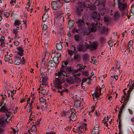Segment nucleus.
<instances>
[{
  "label": "nucleus",
  "instance_id": "13d9d810",
  "mask_svg": "<svg viewBox=\"0 0 134 134\" xmlns=\"http://www.w3.org/2000/svg\"><path fill=\"white\" fill-rule=\"evenodd\" d=\"M130 92V90H129L127 91V99H126V100H127L129 99L130 95V93H129Z\"/></svg>",
  "mask_w": 134,
  "mask_h": 134
},
{
  "label": "nucleus",
  "instance_id": "de8ad7c7",
  "mask_svg": "<svg viewBox=\"0 0 134 134\" xmlns=\"http://www.w3.org/2000/svg\"><path fill=\"white\" fill-rule=\"evenodd\" d=\"M100 4V1L98 0H96L94 3V4L96 5H99Z\"/></svg>",
  "mask_w": 134,
  "mask_h": 134
},
{
  "label": "nucleus",
  "instance_id": "39448f33",
  "mask_svg": "<svg viewBox=\"0 0 134 134\" xmlns=\"http://www.w3.org/2000/svg\"><path fill=\"white\" fill-rule=\"evenodd\" d=\"M48 79V77L46 76H42L41 77L40 81V82H42L44 85L46 86L47 84V80Z\"/></svg>",
  "mask_w": 134,
  "mask_h": 134
},
{
  "label": "nucleus",
  "instance_id": "6e6552de",
  "mask_svg": "<svg viewBox=\"0 0 134 134\" xmlns=\"http://www.w3.org/2000/svg\"><path fill=\"white\" fill-rule=\"evenodd\" d=\"M69 118L70 119V121L71 120L72 121H75L77 119L76 115L74 113L72 112L71 113V114Z\"/></svg>",
  "mask_w": 134,
  "mask_h": 134
},
{
  "label": "nucleus",
  "instance_id": "393cba45",
  "mask_svg": "<svg viewBox=\"0 0 134 134\" xmlns=\"http://www.w3.org/2000/svg\"><path fill=\"white\" fill-rule=\"evenodd\" d=\"M77 50L76 52L78 51H82L83 50V47L82 45H80V44L77 46Z\"/></svg>",
  "mask_w": 134,
  "mask_h": 134
},
{
  "label": "nucleus",
  "instance_id": "a211bd4d",
  "mask_svg": "<svg viewBox=\"0 0 134 134\" xmlns=\"http://www.w3.org/2000/svg\"><path fill=\"white\" fill-rule=\"evenodd\" d=\"M20 63V60L18 57H16L14 59V64L16 65H19Z\"/></svg>",
  "mask_w": 134,
  "mask_h": 134
},
{
  "label": "nucleus",
  "instance_id": "c03bdc74",
  "mask_svg": "<svg viewBox=\"0 0 134 134\" xmlns=\"http://www.w3.org/2000/svg\"><path fill=\"white\" fill-rule=\"evenodd\" d=\"M40 101L41 102H45L46 100L44 99L42 97H41L39 98Z\"/></svg>",
  "mask_w": 134,
  "mask_h": 134
},
{
  "label": "nucleus",
  "instance_id": "6e6d98bb",
  "mask_svg": "<svg viewBox=\"0 0 134 134\" xmlns=\"http://www.w3.org/2000/svg\"><path fill=\"white\" fill-rule=\"evenodd\" d=\"M11 129H12L13 131L14 134H18L17 132H16L15 129L12 127Z\"/></svg>",
  "mask_w": 134,
  "mask_h": 134
},
{
  "label": "nucleus",
  "instance_id": "4468645a",
  "mask_svg": "<svg viewBox=\"0 0 134 134\" xmlns=\"http://www.w3.org/2000/svg\"><path fill=\"white\" fill-rule=\"evenodd\" d=\"M62 42H60L59 43H57L56 44V48L59 50H61L63 48V47L62 45Z\"/></svg>",
  "mask_w": 134,
  "mask_h": 134
},
{
  "label": "nucleus",
  "instance_id": "8fccbe9b",
  "mask_svg": "<svg viewBox=\"0 0 134 134\" xmlns=\"http://www.w3.org/2000/svg\"><path fill=\"white\" fill-rule=\"evenodd\" d=\"M120 119H119V125H118V126H119V129H121V120H120Z\"/></svg>",
  "mask_w": 134,
  "mask_h": 134
},
{
  "label": "nucleus",
  "instance_id": "bb28decb",
  "mask_svg": "<svg viewBox=\"0 0 134 134\" xmlns=\"http://www.w3.org/2000/svg\"><path fill=\"white\" fill-rule=\"evenodd\" d=\"M52 61H53V62H54V63H55L56 65L58 64L59 63L58 58L56 57H53Z\"/></svg>",
  "mask_w": 134,
  "mask_h": 134
},
{
  "label": "nucleus",
  "instance_id": "e2e57ef3",
  "mask_svg": "<svg viewBox=\"0 0 134 134\" xmlns=\"http://www.w3.org/2000/svg\"><path fill=\"white\" fill-rule=\"evenodd\" d=\"M14 44L16 46H18L19 44V42L17 41H15L14 42Z\"/></svg>",
  "mask_w": 134,
  "mask_h": 134
},
{
  "label": "nucleus",
  "instance_id": "4be33fe9",
  "mask_svg": "<svg viewBox=\"0 0 134 134\" xmlns=\"http://www.w3.org/2000/svg\"><path fill=\"white\" fill-rule=\"evenodd\" d=\"M19 27H17L15 28H14L13 30V32L15 34V37L17 36V34L18 33V30L19 29Z\"/></svg>",
  "mask_w": 134,
  "mask_h": 134
},
{
  "label": "nucleus",
  "instance_id": "864d4df0",
  "mask_svg": "<svg viewBox=\"0 0 134 134\" xmlns=\"http://www.w3.org/2000/svg\"><path fill=\"white\" fill-rule=\"evenodd\" d=\"M32 107V106H31V105H30L29 109L28 110H27V112H30L32 111L31 109Z\"/></svg>",
  "mask_w": 134,
  "mask_h": 134
},
{
  "label": "nucleus",
  "instance_id": "473e14b6",
  "mask_svg": "<svg viewBox=\"0 0 134 134\" xmlns=\"http://www.w3.org/2000/svg\"><path fill=\"white\" fill-rule=\"evenodd\" d=\"M71 114L70 111H67L66 113H65V115L66 117L69 118L70 115Z\"/></svg>",
  "mask_w": 134,
  "mask_h": 134
},
{
  "label": "nucleus",
  "instance_id": "f03ea898",
  "mask_svg": "<svg viewBox=\"0 0 134 134\" xmlns=\"http://www.w3.org/2000/svg\"><path fill=\"white\" fill-rule=\"evenodd\" d=\"M57 72L55 74V78L54 82V86L58 89L61 90L62 88V84L63 83L61 76L62 74L57 75Z\"/></svg>",
  "mask_w": 134,
  "mask_h": 134
},
{
  "label": "nucleus",
  "instance_id": "2f4dec72",
  "mask_svg": "<svg viewBox=\"0 0 134 134\" xmlns=\"http://www.w3.org/2000/svg\"><path fill=\"white\" fill-rule=\"evenodd\" d=\"M72 79L71 77H69L66 79V81L68 83H72Z\"/></svg>",
  "mask_w": 134,
  "mask_h": 134
},
{
  "label": "nucleus",
  "instance_id": "09e8293b",
  "mask_svg": "<svg viewBox=\"0 0 134 134\" xmlns=\"http://www.w3.org/2000/svg\"><path fill=\"white\" fill-rule=\"evenodd\" d=\"M68 64L67 62L65 61H63L62 63V66L66 67Z\"/></svg>",
  "mask_w": 134,
  "mask_h": 134
},
{
  "label": "nucleus",
  "instance_id": "423d86ee",
  "mask_svg": "<svg viewBox=\"0 0 134 134\" xmlns=\"http://www.w3.org/2000/svg\"><path fill=\"white\" fill-rule=\"evenodd\" d=\"M75 23L78 24V26L80 27H83L84 26V22L82 20L80 19H78L76 21Z\"/></svg>",
  "mask_w": 134,
  "mask_h": 134
},
{
  "label": "nucleus",
  "instance_id": "c85d7f7f",
  "mask_svg": "<svg viewBox=\"0 0 134 134\" xmlns=\"http://www.w3.org/2000/svg\"><path fill=\"white\" fill-rule=\"evenodd\" d=\"M0 111L3 112H5L8 111L6 108L4 106H2L1 108Z\"/></svg>",
  "mask_w": 134,
  "mask_h": 134
},
{
  "label": "nucleus",
  "instance_id": "cd10ccee",
  "mask_svg": "<svg viewBox=\"0 0 134 134\" xmlns=\"http://www.w3.org/2000/svg\"><path fill=\"white\" fill-rule=\"evenodd\" d=\"M65 71L68 74H70L72 71V70L71 69V67H67L65 68Z\"/></svg>",
  "mask_w": 134,
  "mask_h": 134
},
{
  "label": "nucleus",
  "instance_id": "20e7f679",
  "mask_svg": "<svg viewBox=\"0 0 134 134\" xmlns=\"http://www.w3.org/2000/svg\"><path fill=\"white\" fill-rule=\"evenodd\" d=\"M65 67L63 66L60 68L59 70L57 72V75H60V74H62L63 76H65L67 77L69 76V75H67L66 72L64 71L65 70Z\"/></svg>",
  "mask_w": 134,
  "mask_h": 134
},
{
  "label": "nucleus",
  "instance_id": "69168bd1",
  "mask_svg": "<svg viewBox=\"0 0 134 134\" xmlns=\"http://www.w3.org/2000/svg\"><path fill=\"white\" fill-rule=\"evenodd\" d=\"M103 123H104V124L105 126H106L107 127L108 126V124L107 122V121H105L104 120H103Z\"/></svg>",
  "mask_w": 134,
  "mask_h": 134
},
{
  "label": "nucleus",
  "instance_id": "a878e982",
  "mask_svg": "<svg viewBox=\"0 0 134 134\" xmlns=\"http://www.w3.org/2000/svg\"><path fill=\"white\" fill-rule=\"evenodd\" d=\"M74 59L76 61H80V55L77 54L75 55L74 56Z\"/></svg>",
  "mask_w": 134,
  "mask_h": 134
},
{
  "label": "nucleus",
  "instance_id": "72a5a7b5",
  "mask_svg": "<svg viewBox=\"0 0 134 134\" xmlns=\"http://www.w3.org/2000/svg\"><path fill=\"white\" fill-rule=\"evenodd\" d=\"M82 74L83 76H86L89 75V73L86 71H84L82 72Z\"/></svg>",
  "mask_w": 134,
  "mask_h": 134
},
{
  "label": "nucleus",
  "instance_id": "49530a36",
  "mask_svg": "<svg viewBox=\"0 0 134 134\" xmlns=\"http://www.w3.org/2000/svg\"><path fill=\"white\" fill-rule=\"evenodd\" d=\"M114 1V4L117 3H119L120 2V1H124V0H113Z\"/></svg>",
  "mask_w": 134,
  "mask_h": 134
},
{
  "label": "nucleus",
  "instance_id": "1a4fd4ad",
  "mask_svg": "<svg viewBox=\"0 0 134 134\" xmlns=\"http://www.w3.org/2000/svg\"><path fill=\"white\" fill-rule=\"evenodd\" d=\"M84 7L83 4L81 3H79L76 8L78 11H82L83 10V8Z\"/></svg>",
  "mask_w": 134,
  "mask_h": 134
},
{
  "label": "nucleus",
  "instance_id": "f8f14e48",
  "mask_svg": "<svg viewBox=\"0 0 134 134\" xmlns=\"http://www.w3.org/2000/svg\"><path fill=\"white\" fill-rule=\"evenodd\" d=\"M84 6L87 8L90 7L92 5V3L89 1H86L83 3Z\"/></svg>",
  "mask_w": 134,
  "mask_h": 134
},
{
  "label": "nucleus",
  "instance_id": "79ce46f5",
  "mask_svg": "<svg viewBox=\"0 0 134 134\" xmlns=\"http://www.w3.org/2000/svg\"><path fill=\"white\" fill-rule=\"evenodd\" d=\"M100 41L101 42L104 43L105 42V39L104 38L102 37L100 38Z\"/></svg>",
  "mask_w": 134,
  "mask_h": 134
},
{
  "label": "nucleus",
  "instance_id": "0eeeda50",
  "mask_svg": "<svg viewBox=\"0 0 134 134\" xmlns=\"http://www.w3.org/2000/svg\"><path fill=\"white\" fill-rule=\"evenodd\" d=\"M8 52H7V54L5 55L4 60L6 62H8L9 63L12 64L13 63V60L11 58H9L8 57Z\"/></svg>",
  "mask_w": 134,
  "mask_h": 134
},
{
  "label": "nucleus",
  "instance_id": "f704fd0d",
  "mask_svg": "<svg viewBox=\"0 0 134 134\" xmlns=\"http://www.w3.org/2000/svg\"><path fill=\"white\" fill-rule=\"evenodd\" d=\"M48 91H46V90L44 88H42L41 90V93L42 94H46L47 93Z\"/></svg>",
  "mask_w": 134,
  "mask_h": 134
},
{
  "label": "nucleus",
  "instance_id": "f3484780",
  "mask_svg": "<svg viewBox=\"0 0 134 134\" xmlns=\"http://www.w3.org/2000/svg\"><path fill=\"white\" fill-rule=\"evenodd\" d=\"M4 119L2 118L0 119V127H4L5 126V123Z\"/></svg>",
  "mask_w": 134,
  "mask_h": 134
},
{
  "label": "nucleus",
  "instance_id": "bf43d9fd",
  "mask_svg": "<svg viewBox=\"0 0 134 134\" xmlns=\"http://www.w3.org/2000/svg\"><path fill=\"white\" fill-rule=\"evenodd\" d=\"M70 16V14L69 13H67L66 15H65V17L67 19H68L69 18V17Z\"/></svg>",
  "mask_w": 134,
  "mask_h": 134
},
{
  "label": "nucleus",
  "instance_id": "c756f323",
  "mask_svg": "<svg viewBox=\"0 0 134 134\" xmlns=\"http://www.w3.org/2000/svg\"><path fill=\"white\" fill-rule=\"evenodd\" d=\"M133 41H130L129 42L128 45L127 47V48H132V44H133Z\"/></svg>",
  "mask_w": 134,
  "mask_h": 134
},
{
  "label": "nucleus",
  "instance_id": "412c9836",
  "mask_svg": "<svg viewBox=\"0 0 134 134\" xmlns=\"http://www.w3.org/2000/svg\"><path fill=\"white\" fill-rule=\"evenodd\" d=\"M24 21L20 22V21L18 20H16L15 21L14 23V25L15 26L19 25L20 24L21 25L22 24H24Z\"/></svg>",
  "mask_w": 134,
  "mask_h": 134
},
{
  "label": "nucleus",
  "instance_id": "4d7b16f0",
  "mask_svg": "<svg viewBox=\"0 0 134 134\" xmlns=\"http://www.w3.org/2000/svg\"><path fill=\"white\" fill-rule=\"evenodd\" d=\"M90 78H88V79L84 78L82 79V81L83 82H84L86 81L87 80H88L89 81H90Z\"/></svg>",
  "mask_w": 134,
  "mask_h": 134
},
{
  "label": "nucleus",
  "instance_id": "9b49d317",
  "mask_svg": "<svg viewBox=\"0 0 134 134\" xmlns=\"http://www.w3.org/2000/svg\"><path fill=\"white\" fill-rule=\"evenodd\" d=\"M5 37L4 36H2L0 39V46H5Z\"/></svg>",
  "mask_w": 134,
  "mask_h": 134
},
{
  "label": "nucleus",
  "instance_id": "aec40b11",
  "mask_svg": "<svg viewBox=\"0 0 134 134\" xmlns=\"http://www.w3.org/2000/svg\"><path fill=\"white\" fill-rule=\"evenodd\" d=\"M100 30L101 31L102 33L104 34H106L107 33L108 29L107 28H105L104 27H101L100 29Z\"/></svg>",
  "mask_w": 134,
  "mask_h": 134
},
{
  "label": "nucleus",
  "instance_id": "680f3d73",
  "mask_svg": "<svg viewBox=\"0 0 134 134\" xmlns=\"http://www.w3.org/2000/svg\"><path fill=\"white\" fill-rule=\"evenodd\" d=\"M70 56H72V51L69 50H68Z\"/></svg>",
  "mask_w": 134,
  "mask_h": 134
},
{
  "label": "nucleus",
  "instance_id": "a19ab883",
  "mask_svg": "<svg viewBox=\"0 0 134 134\" xmlns=\"http://www.w3.org/2000/svg\"><path fill=\"white\" fill-rule=\"evenodd\" d=\"M81 127L79 126L77 128V130H76L77 132H78L79 133H81L82 132V131L80 130V129Z\"/></svg>",
  "mask_w": 134,
  "mask_h": 134
},
{
  "label": "nucleus",
  "instance_id": "9d476101",
  "mask_svg": "<svg viewBox=\"0 0 134 134\" xmlns=\"http://www.w3.org/2000/svg\"><path fill=\"white\" fill-rule=\"evenodd\" d=\"M17 49L18 50V54L20 56H22L23 55V52L24 50L23 48L21 47H19L17 48Z\"/></svg>",
  "mask_w": 134,
  "mask_h": 134
},
{
  "label": "nucleus",
  "instance_id": "a18cd8bd",
  "mask_svg": "<svg viewBox=\"0 0 134 134\" xmlns=\"http://www.w3.org/2000/svg\"><path fill=\"white\" fill-rule=\"evenodd\" d=\"M57 5V2L56 1H53L51 2V5L52 6L55 5Z\"/></svg>",
  "mask_w": 134,
  "mask_h": 134
},
{
  "label": "nucleus",
  "instance_id": "b1692460",
  "mask_svg": "<svg viewBox=\"0 0 134 134\" xmlns=\"http://www.w3.org/2000/svg\"><path fill=\"white\" fill-rule=\"evenodd\" d=\"M75 23L74 21L73 20H71L69 21L68 27L70 28L73 26Z\"/></svg>",
  "mask_w": 134,
  "mask_h": 134
},
{
  "label": "nucleus",
  "instance_id": "dca6fc26",
  "mask_svg": "<svg viewBox=\"0 0 134 134\" xmlns=\"http://www.w3.org/2000/svg\"><path fill=\"white\" fill-rule=\"evenodd\" d=\"M92 95L93 97V100L94 101L97 100V99L99 98V97L98 93L97 92H96L92 94Z\"/></svg>",
  "mask_w": 134,
  "mask_h": 134
},
{
  "label": "nucleus",
  "instance_id": "5701e85b",
  "mask_svg": "<svg viewBox=\"0 0 134 134\" xmlns=\"http://www.w3.org/2000/svg\"><path fill=\"white\" fill-rule=\"evenodd\" d=\"M124 104H123L121 106V108H120V110L119 111V113L118 114V118L119 119H120V118L121 114L122 112V110L124 108Z\"/></svg>",
  "mask_w": 134,
  "mask_h": 134
},
{
  "label": "nucleus",
  "instance_id": "37998d69",
  "mask_svg": "<svg viewBox=\"0 0 134 134\" xmlns=\"http://www.w3.org/2000/svg\"><path fill=\"white\" fill-rule=\"evenodd\" d=\"M33 113L32 112L31 113L30 116L29 118L30 120L31 121L33 120V118L35 117V116L33 115Z\"/></svg>",
  "mask_w": 134,
  "mask_h": 134
},
{
  "label": "nucleus",
  "instance_id": "603ef678",
  "mask_svg": "<svg viewBox=\"0 0 134 134\" xmlns=\"http://www.w3.org/2000/svg\"><path fill=\"white\" fill-rule=\"evenodd\" d=\"M41 75L42 76H46V75H47V74L46 72H42L41 73Z\"/></svg>",
  "mask_w": 134,
  "mask_h": 134
},
{
  "label": "nucleus",
  "instance_id": "ddd939ff",
  "mask_svg": "<svg viewBox=\"0 0 134 134\" xmlns=\"http://www.w3.org/2000/svg\"><path fill=\"white\" fill-rule=\"evenodd\" d=\"M97 42H93L91 44L90 47L92 49L94 50L97 48Z\"/></svg>",
  "mask_w": 134,
  "mask_h": 134
},
{
  "label": "nucleus",
  "instance_id": "0e129e2a",
  "mask_svg": "<svg viewBox=\"0 0 134 134\" xmlns=\"http://www.w3.org/2000/svg\"><path fill=\"white\" fill-rule=\"evenodd\" d=\"M120 66H119V68L118 69V74H120L122 71V70H120Z\"/></svg>",
  "mask_w": 134,
  "mask_h": 134
},
{
  "label": "nucleus",
  "instance_id": "5fc2aeb1",
  "mask_svg": "<svg viewBox=\"0 0 134 134\" xmlns=\"http://www.w3.org/2000/svg\"><path fill=\"white\" fill-rule=\"evenodd\" d=\"M92 60V61L93 63L94 64H96L97 63V61H96L94 58L92 59V58H91Z\"/></svg>",
  "mask_w": 134,
  "mask_h": 134
},
{
  "label": "nucleus",
  "instance_id": "2eb2a0df",
  "mask_svg": "<svg viewBox=\"0 0 134 134\" xmlns=\"http://www.w3.org/2000/svg\"><path fill=\"white\" fill-rule=\"evenodd\" d=\"M48 66L51 67H55L57 66V65L53 62V61L52 60H50L48 63Z\"/></svg>",
  "mask_w": 134,
  "mask_h": 134
},
{
  "label": "nucleus",
  "instance_id": "4c0bfd02",
  "mask_svg": "<svg viewBox=\"0 0 134 134\" xmlns=\"http://www.w3.org/2000/svg\"><path fill=\"white\" fill-rule=\"evenodd\" d=\"M10 15V14L8 12H5L4 13V16L6 18H8Z\"/></svg>",
  "mask_w": 134,
  "mask_h": 134
},
{
  "label": "nucleus",
  "instance_id": "ea45409f",
  "mask_svg": "<svg viewBox=\"0 0 134 134\" xmlns=\"http://www.w3.org/2000/svg\"><path fill=\"white\" fill-rule=\"evenodd\" d=\"M47 28V26L46 24H44L43 25V30L44 31H46Z\"/></svg>",
  "mask_w": 134,
  "mask_h": 134
},
{
  "label": "nucleus",
  "instance_id": "c9c22d12",
  "mask_svg": "<svg viewBox=\"0 0 134 134\" xmlns=\"http://www.w3.org/2000/svg\"><path fill=\"white\" fill-rule=\"evenodd\" d=\"M31 130H32V131H36L37 128L36 126L34 125L32 126L31 128Z\"/></svg>",
  "mask_w": 134,
  "mask_h": 134
},
{
  "label": "nucleus",
  "instance_id": "6ab92c4d",
  "mask_svg": "<svg viewBox=\"0 0 134 134\" xmlns=\"http://www.w3.org/2000/svg\"><path fill=\"white\" fill-rule=\"evenodd\" d=\"M81 103V102L80 100H77L75 102L74 106L76 107L77 108L80 107Z\"/></svg>",
  "mask_w": 134,
  "mask_h": 134
},
{
  "label": "nucleus",
  "instance_id": "7c9ffc66",
  "mask_svg": "<svg viewBox=\"0 0 134 134\" xmlns=\"http://www.w3.org/2000/svg\"><path fill=\"white\" fill-rule=\"evenodd\" d=\"M104 21L107 23H109L110 21L109 18L107 16H105L104 18Z\"/></svg>",
  "mask_w": 134,
  "mask_h": 134
},
{
  "label": "nucleus",
  "instance_id": "774afa93",
  "mask_svg": "<svg viewBox=\"0 0 134 134\" xmlns=\"http://www.w3.org/2000/svg\"><path fill=\"white\" fill-rule=\"evenodd\" d=\"M88 55L87 54H85L84 55V58L86 59H88Z\"/></svg>",
  "mask_w": 134,
  "mask_h": 134
},
{
  "label": "nucleus",
  "instance_id": "58836bf2",
  "mask_svg": "<svg viewBox=\"0 0 134 134\" xmlns=\"http://www.w3.org/2000/svg\"><path fill=\"white\" fill-rule=\"evenodd\" d=\"M42 20L43 22H45L46 20H47V18L45 16V14L44 13L42 17Z\"/></svg>",
  "mask_w": 134,
  "mask_h": 134
},
{
  "label": "nucleus",
  "instance_id": "f257e3e1",
  "mask_svg": "<svg viewBox=\"0 0 134 134\" xmlns=\"http://www.w3.org/2000/svg\"><path fill=\"white\" fill-rule=\"evenodd\" d=\"M99 16L100 15L97 14L96 12H94L92 13V20L95 21V23H92L90 26H88V28L90 30V32L96 31L97 27L100 26V23L98 22V21L99 20Z\"/></svg>",
  "mask_w": 134,
  "mask_h": 134
},
{
  "label": "nucleus",
  "instance_id": "338daca9",
  "mask_svg": "<svg viewBox=\"0 0 134 134\" xmlns=\"http://www.w3.org/2000/svg\"><path fill=\"white\" fill-rule=\"evenodd\" d=\"M56 54L57 55V57L58 58L60 57L61 56V54L59 53L56 52Z\"/></svg>",
  "mask_w": 134,
  "mask_h": 134
},
{
  "label": "nucleus",
  "instance_id": "7ed1b4c3",
  "mask_svg": "<svg viewBox=\"0 0 134 134\" xmlns=\"http://www.w3.org/2000/svg\"><path fill=\"white\" fill-rule=\"evenodd\" d=\"M122 1L119 3V8L120 10L123 12L124 14L126 15H127V5L126 3Z\"/></svg>",
  "mask_w": 134,
  "mask_h": 134
},
{
  "label": "nucleus",
  "instance_id": "052dcab7",
  "mask_svg": "<svg viewBox=\"0 0 134 134\" xmlns=\"http://www.w3.org/2000/svg\"><path fill=\"white\" fill-rule=\"evenodd\" d=\"M1 96L3 98V99H5L6 98V95L5 94L3 95L2 93L1 94Z\"/></svg>",
  "mask_w": 134,
  "mask_h": 134
},
{
  "label": "nucleus",
  "instance_id": "3c124183",
  "mask_svg": "<svg viewBox=\"0 0 134 134\" xmlns=\"http://www.w3.org/2000/svg\"><path fill=\"white\" fill-rule=\"evenodd\" d=\"M11 113L10 112H7L5 115L8 118L10 116Z\"/></svg>",
  "mask_w": 134,
  "mask_h": 134
},
{
  "label": "nucleus",
  "instance_id": "e433bc0d",
  "mask_svg": "<svg viewBox=\"0 0 134 134\" xmlns=\"http://www.w3.org/2000/svg\"><path fill=\"white\" fill-rule=\"evenodd\" d=\"M52 9L55 10H58L59 9V8L58 7L57 5H55L53 6L52 7Z\"/></svg>",
  "mask_w": 134,
  "mask_h": 134
}]
</instances>
